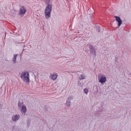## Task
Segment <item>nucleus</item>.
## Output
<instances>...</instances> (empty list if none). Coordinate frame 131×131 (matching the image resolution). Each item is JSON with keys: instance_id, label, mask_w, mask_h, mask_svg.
Here are the masks:
<instances>
[{"instance_id": "6ab92c4d", "label": "nucleus", "mask_w": 131, "mask_h": 131, "mask_svg": "<svg viewBox=\"0 0 131 131\" xmlns=\"http://www.w3.org/2000/svg\"><path fill=\"white\" fill-rule=\"evenodd\" d=\"M23 53V51L20 54V56H21V54H22Z\"/></svg>"}, {"instance_id": "7ed1b4c3", "label": "nucleus", "mask_w": 131, "mask_h": 131, "mask_svg": "<svg viewBox=\"0 0 131 131\" xmlns=\"http://www.w3.org/2000/svg\"><path fill=\"white\" fill-rule=\"evenodd\" d=\"M26 72H23L21 73L22 75L20 77L21 78H22L23 77L26 81L29 83V73L28 72H26L27 76H26Z\"/></svg>"}, {"instance_id": "f257e3e1", "label": "nucleus", "mask_w": 131, "mask_h": 131, "mask_svg": "<svg viewBox=\"0 0 131 131\" xmlns=\"http://www.w3.org/2000/svg\"><path fill=\"white\" fill-rule=\"evenodd\" d=\"M48 2L46 3V4L47 5V6L46 7L45 10V16L47 19H49L51 15V11L52 7V5L51 4H49L50 2V0H46Z\"/></svg>"}, {"instance_id": "f03ea898", "label": "nucleus", "mask_w": 131, "mask_h": 131, "mask_svg": "<svg viewBox=\"0 0 131 131\" xmlns=\"http://www.w3.org/2000/svg\"><path fill=\"white\" fill-rule=\"evenodd\" d=\"M89 50H87L88 52L89 53V55L91 56L93 55L94 57H96V51L95 46L90 44L89 46Z\"/></svg>"}, {"instance_id": "ddd939ff", "label": "nucleus", "mask_w": 131, "mask_h": 131, "mask_svg": "<svg viewBox=\"0 0 131 131\" xmlns=\"http://www.w3.org/2000/svg\"><path fill=\"white\" fill-rule=\"evenodd\" d=\"M95 27L97 30L98 31V32H99L100 30V27L98 25H95Z\"/></svg>"}, {"instance_id": "4468645a", "label": "nucleus", "mask_w": 131, "mask_h": 131, "mask_svg": "<svg viewBox=\"0 0 131 131\" xmlns=\"http://www.w3.org/2000/svg\"><path fill=\"white\" fill-rule=\"evenodd\" d=\"M84 92L86 94H87L89 92L88 90L86 88H85L84 90Z\"/></svg>"}, {"instance_id": "9b49d317", "label": "nucleus", "mask_w": 131, "mask_h": 131, "mask_svg": "<svg viewBox=\"0 0 131 131\" xmlns=\"http://www.w3.org/2000/svg\"><path fill=\"white\" fill-rule=\"evenodd\" d=\"M18 55L17 54L14 55V57L13 59V63L15 64L16 62L17 56Z\"/></svg>"}, {"instance_id": "2eb2a0df", "label": "nucleus", "mask_w": 131, "mask_h": 131, "mask_svg": "<svg viewBox=\"0 0 131 131\" xmlns=\"http://www.w3.org/2000/svg\"><path fill=\"white\" fill-rule=\"evenodd\" d=\"M48 107L47 105H45L44 106V109L45 112L48 111Z\"/></svg>"}, {"instance_id": "aec40b11", "label": "nucleus", "mask_w": 131, "mask_h": 131, "mask_svg": "<svg viewBox=\"0 0 131 131\" xmlns=\"http://www.w3.org/2000/svg\"><path fill=\"white\" fill-rule=\"evenodd\" d=\"M72 131H74V130H72Z\"/></svg>"}, {"instance_id": "a211bd4d", "label": "nucleus", "mask_w": 131, "mask_h": 131, "mask_svg": "<svg viewBox=\"0 0 131 131\" xmlns=\"http://www.w3.org/2000/svg\"><path fill=\"white\" fill-rule=\"evenodd\" d=\"M90 18H91V19L92 20V16L91 15H90Z\"/></svg>"}, {"instance_id": "f3484780", "label": "nucleus", "mask_w": 131, "mask_h": 131, "mask_svg": "<svg viewBox=\"0 0 131 131\" xmlns=\"http://www.w3.org/2000/svg\"><path fill=\"white\" fill-rule=\"evenodd\" d=\"M21 103H20L19 102H19L18 103V106H21Z\"/></svg>"}, {"instance_id": "dca6fc26", "label": "nucleus", "mask_w": 131, "mask_h": 131, "mask_svg": "<svg viewBox=\"0 0 131 131\" xmlns=\"http://www.w3.org/2000/svg\"><path fill=\"white\" fill-rule=\"evenodd\" d=\"M1 102H0V109L1 108H2V107H3V105L1 104Z\"/></svg>"}, {"instance_id": "1a4fd4ad", "label": "nucleus", "mask_w": 131, "mask_h": 131, "mask_svg": "<svg viewBox=\"0 0 131 131\" xmlns=\"http://www.w3.org/2000/svg\"><path fill=\"white\" fill-rule=\"evenodd\" d=\"M26 108L25 106H24L22 107L21 109V113L22 114H25L26 111Z\"/></svg>"}, {"instance_id": "20e7f679", "label": "nucleus", "mask_w": 131, "mask_h": 131, "mask_svg": "<svg viewBox=\"0 0 131 131\" xmlns=\"http://www.w3.org/2000/svg\"><path fill=\"white\" fill-rule=\"evenodd\" d=\"M26 11V10L25 7L23 6L21 7L19 10V14L21 15L22 14H24Z\"/></svg>"}, {"instance_id": "0eeeda50", "label": "nucleus", "mask_w": 131, "mask_h": 131, "mask_svg": "<svg viewBox=\"0 0 131 131\" xmlns=\"http://www.w3.org/2000/svg\"><path fill=\"white\" fill-rule=\"evenodd\" d=\"M106 81V79L105 77L102 76L100 79L99 80V81L100 83H103L105 82Z\"/></svg>"}, {"instance_id": "f8f14e48", "label": "nucleus", "mask_w": 131, "mask_h": 131, "mask_svg": "<svg viewBox=\"0 0 131 131\" xmlns=\"http://www.w3.org/2000/svg\"><path fill=\"white\" fill-rule=\"evenodd\" d=\"M85 76L84 74H82L81 75V77L79 78V79L81 80L82 79H85Z\"/></svg>"}, {"instance_id": "6e6552de", "label": "nucleus", "mask_w": 131, "mask_h": 131, "mask_svg": "<svg viewBox=\"0 0 131 131\" xmlns=\"http://www.w3.org/2000/svg\"><path fill=\"white\" fill-rule=\"evenodd\" d=\"M19 116L17 115H13L12 117V119L13 121H16L19 118Z\"/></svg>"}, {"instance_id": "39448f33", "label": "nucleus", "mask_w": 131, "mask_h": 131, "mask_svg": "<svg viewBox=\"0 0 131 131\" xmlns=\"http://www.w3.org/2000/svg\"><path fill=\"white\" fill-rule=\"evenodd\" d=\"M114 18H115L116 20L118 22V27H119L122 24V20L119 17L115 16Z\"/></svg>"}, {"instance_id": "423d86ee", "label": "nucleus", "mask_w": 131, "mask_h": 131, "mask_svg": "<svg viewBox=\"0 0 131 131\" xmlns=\"http://www.w3.org/2000/svg\"><path fill=\"white\" fill-rule=\"evenodd\" d=\"M73 98V96H70L68 97V99H67L66 101V106L69 107L70 106V103L71 102L70 101Z\"/></svg>"}, {"instance_id": "9d476101", "label": "nucleus", "mask_w": 131, "mask_h": 131, "mask_svg": "<svg viewBox=\"0 0 131 131\" xmlns=\"http://www.w3.org/2000/svg\"><path fill=\"white\" fill-rule=\"evenodd\" d=\"M50 75L52 76V79L53 80H54L56 79L58 76L57 74H55L54 73H53L52 75V74H51Z\"/></svg>"}]
</instances>
